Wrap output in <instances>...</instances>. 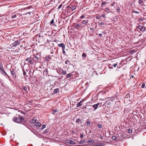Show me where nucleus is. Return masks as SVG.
<instances>
[{"mask_svg": "<svg viewBox=\"0 0 146 146\" xmlns=\"http://www.w3.org/2000/svg\"><path fill=\"white\" fill-rule=\"evenodd\" d=\"M100 139H102L103 138V137H102V136H100Z\"/></svg>", "mask_w": 146, "mask_h": 146, "instance_id": "nucleus-62", "label": "nucleus"}, {"mask_svg": "<svg viewBox=\"0 0 146 146\" xmlns=\"http://www.w3.org/2000/svg\"><path fill=\"white\" fill-rule=\"evenodd\" d=\"M21 113L22 114H23L25 115L26 114V113L24 112V111H21Z\"/></svg>", "mask_w": 146, "mask_h": 146, "instance_id": "nucleus-51", "label": "nucleus"}, {"mask_svg": "<svg viewBox=\"0 0 146 146\" xmlns=\"http://www.w3.org/2000/svg\"><path fill=\"white\" fill-rule=\"evenodd\" d=\"M82 26L80 24H77L75 27V28L77 29H79Z\"/></svg>", "mask_w": 146, "mask_h": 146, "instance_id": "nucleus-15", "label": "nucleus"}, {"mask_svg": "<svg viewBox=\"0 0 146 146\" xmlns=\"http://www.w3.org/2000/svg\"><path fill=\"white\" fill-rule=\"evenodd\" d=\"M98 35L100 37H102V35H103L102 33H100L99 34H98Z\"/></svg>", "mask_w": 146, "mask_h": 146, "instance_id": "nucleus-58", "label": "nucleus"}, {"mask_svg": "<svg viewBox=\"0 0 146 146\" xmlns=\"http://www.w3.org/2000/svg\"><path fill=\"white\" fill-rule=\"evenodd\" d=\"M94 143V141L92 139L89 140L87 141V143L89 145H91V144Z\"/></svg>", "mask_w": 146, "mask_h": 146, "instance_id": "nucleus-10", "label": "nucleus"}, {"mask_svg": "<svg viewBox=\"0 0 146 146\" xmlns=\"http://www.w3.org/2000/svg\"><path fill=\"white\" fill-rule=\"evenodd\" d=\"M48 131H49V129H47L45 130V131L44 132V134L47 133H48Z\"/></svg>", "mask_w": 146, "mask_h": 146, "instance_id": "nucleus-37", "label": "nucleus"}, {"mask_svg": "<svg viewBox=\"0 0 146 146\" xmlns=\"http://www.w3.org/2000/svg\"><path fill=\"white\" fill-rule=\"evenodd\" d=\"M41 125V123L40 122H37L36 124V127L40 126Z\"/></svg>", "mask_w": 146, "mask_h": 146, "instance_id": "nucleus-28", "label": "nucleus"}, {"mask_svg": "<svg viewBox=\"0 0 146 146\" xmlns=\"http://www.w3.org/2000/svg\"><path fill=\"white\" fill-rule=\"evenodd\" d=\"M90 29L93 32H94V31H95V30H94V29L93 28L91 27V28H90Z\"/></svg>", "mask_w": 146, "mask_h": 146, "instance_id": "nucleus-45", "label": "nucleus"}, {"mask_svg": "<svg viewBox=\"0 0 146 146\" xmlns=\"http://www.w3.org/2000/svg\"><path fill=\"white\" fill-rule=\"evenodd\" d=\"M145 84L144 83L143 84L141 87L143 88H144L145 87Z\"/></svg>", "mask_w": 146, "mask_h": 146, "instance_id": "nucleus-50", "label": "nucleus"}, {"mask_svg": "<svg viewBox=\"0 0 146 146\" xmlns=\"http://www.w3.org/2000/svg\"><path fill=\"white\" fill-rule=\"evenodd\" d=\"M29 63L30 64H33V61L32 60H30L29 61Z\"/></svg>", "mask_w": 146, "mask_h": 146, "instance_id": "nucleus-46", "label": "nucleus"}, {"mask_svg": "<svg viewBox=\"0 0 146 146\" xmlns=\"http://www.w3.org/2000/svg\"><path fill=\"white\" fill-rule=\"evenodd\" d=\"M115 2H113L111 4V6H114V4H115Z\"/></svg>", "mask_w": 146, "mask_h": 146, "instance_id": "nucleus-55", "label": "nucleus"}, {"mask_svg": "<svg viewBox=\"0 0 146 146\" xmlns=\"http://www.w3.org/2000/svg\"><path fill=\"white\" fill-rule=\"evenodd\" d=\"M3 69V67L2 63H0V70Z\"/></svg>", "mask_w": 146, "mask_h": 146, "instance_id": "nucleus-29", "label": "nucleus"}, {"mask_svg": "<svg viewBox=\"0 0 146 146\" xmlns=\"http://www.w3.org/2000/svg\"><path fill=\"white\" fill-rule=\"evenodd\" d=\"M98 23L100 25H105L103 23V22H100V21H99Z\"/></svg>", "mask_w": 146, "mask_h": 146, "instance_id": "nucleus-36", "label": "nucleus"}, {"mask_svg": "<svg viewBox=\"0 0 146 146\" xmlns=\"http://www.w3.org/2000/svg\"><path fill=\"white\" fill-rule=\"evenodd\" d=\"M116 138L117 137H116V136L114 135L113 136L111 137L112 139L113 140H115L116 139Z\"/></svg>", "mask_w": 146, "mask_h": 146, "instance_id": "nucleus-34", "label": "nucleus"}, {"mask_svg": "<svg viewBox=\"0 0 146 146\" xmlns=\"http://www.w3.org/2000/svg\"><path fill=\"white\" fill-rule=\"evenodd\" d=\"M83 137V135L82 134H81V135L80 136V137L81 138H82Z\"/></svg>", "mask_w": 146, "mask_h": 146, "instance_id": "nucleus-53", "label": "nucleus"}, {"mask_svg": "<svg viewBox=\"0 0 146 146\" xmlns=\"http://www.w3.org/2000/svg\"><path fill=\"white\" fill-rule=\"evenodd\" d=\"M72 75L71 73H69L67 74L66 76V77L67 78H68L71 76Z\"/></svg>", "mask_w": 146, "mask_h": 146, "instance_id": "nucleus-25", "label": "nucleus"}, {"mask_svg": "<svg viewBox=\"0 0 146 146\" xmlns=\"http://www.w3.org/2000/svg\"><path fill=\"white\" fill-rule=\"evenodd\" d=\"M103 144L102 143H98V145H96V146H103Z\"/></svg>", "mask_w": 146, "mask_h": 146, "instance_id": "nucleus-40", "label": "nucleus"}, {"mask_svg": "<svg viewBox=\"0 0 146 146\" xmlns=\"http://www.w3.org/2000/svg\"><path fill=\"white\" fill-rule=\"evenodd\" d=\"M59 72L60 73H62L64 75H65L66 74V72L64 71L62 69L60 70H59Z\"/></svg>", "mask_w": 146, "mask_h": 146, "instance_id": "nucleus-17", "label": "nucleus"}, {"mask_svg": "<svg viewBox=\"0 0 146 146\" xmlns=\"http://www.w3.org/2000/svg\"><path fill=\"white\" fill-rule=\"evenodd\" d=\"M108 104V101H107L106 102V103L105 104Z\"/></svg>", "mask_w": 146, "mask_h": 146, "instance_id": "nucleus-64", "label": "nucleus"}, {"mask_svg": "<svg viewBox=\"0 0 146 146\" xmlns=\"http://www.w3.org/2000/svg\"><path fill=\"white\" fill-rule=\"evenodd\" d=\"M100 104L99 103H98L97 104H95L92 106L94 108V110H95L96 109L98 108V106H99Z\"/></svg>", "mask_w": 146, "mask_h": 146, "instance_id": "nucleus-7", "label": "nucleus"}, {"mask_svg": "<svg viewBox=\"0 0 146 146\" xmlns=\"http://www.w3.org/2000/svg\"><path fill=\"white\" fill-rule=\"evenodd\" d=\"M82 102V101H81L79 103H78V104H77V107H79L82 105V104H81Z\"/></svg>", "mask_w": 146, "mask_h": 146, "instance_id": "nucleus-21", "label": "nucleus"}, {"mask_svg": "<svg viewBox=\"0 0 146 146\" xmlns=\"http://www.w3.org/2000/svg\"><path fill=\"white\" fill-rule=\"evenodd\" d=\"M132 130L131 129H128L127 130V132L129 133H131L132 132Z\"/></svg>", "mask_w": 146, "mask_h": 146, "instance_id": "nucleus-31", "label": "nucleus"}, {"mask_svg": "<svg viewBox=\"0 0 146 146\" xmlns=\"http://www.w3.org/2000/svg\"><path fill=\"white\" fill-rule=\"evenodd\" d=\"M62 6V4H61V5H60L59 6V7H58V9H60L61 7Z\"/></svg>", "mask_w": 146, "mask_h": 146, "instance_id": "nucleus-52", "label": "nucleus"}, {"mask_svg": "<svg viewBox=\"0 0 146 146\" xmlns=\"http://www.w3.org/2000/svg\"><path fill=\"white\" fill-rule=\"evenodd\" d=\"M105 11L107 13H109L110 12V10L108 8H106L105 9Z\"/></svg>", "mask_w": 146, "mask_h": 146, "instance_id": "nucleus-20", "label": "nucleus"}, {"mask_svg": "<svg viewBox=\"0 0 146 146\" xmlns=\"http://www.w3.org/2000/svg\"><path fill=\"white\" fill-rule=\"evenodd\" d=\"M48 73V72L47 69H45L43 72V74L45 76H47V74Z\"/></svg>", "mask_w": 146, "mask_h": 146, "instance_id": "nucleus-14", "label": "nucleus"}, {"mask_svg": "<svg viewBox=\"0 0 146 146\" xmlns=\"http://www.w3.org/2000/svg\"><path fill=\"white\" fill-rule=\"evenodd\" d=\"M22 88H23V89L25 91V92H27V88L26 86H24L23 87H22Z\"/></svg>", "mask_w": 146, "mask_h": 146, "instance_id": "nucleus-24", "label": "nucleus"}, {"mask_svg": "<svg viewBox=\"0 0 146 146\" xmlns=\"http://www.w3.org/2000/svg\"><path fill=\"white\" fill-rule=\"evenodd\" d=\"M108 3H107L106 2H104L101 3V6L102 7L105 4H107Z\"/></svg>", "mask_w": 146, "mask_h": 146, "instance_id": "nucleus-30", "label": "nucleus"}, {"mask_svg": "<svg viewBox=\"0 0 146 146\" xmlns=\"http://www.w3.org/2000/svg\"><path fill=\"white\" fill-rule=\"evenodd\" d=\"M96 18L97 19H100V17L99 16H97L96 17Z\"/></svg>", "mask_w": 146, "mask_h": 146, "instance_id": "nucleus-56", "label": "nucleus"}, {"mask_svg": "<svg viewBox=\"0 0 146 146\" xmlns=\"http://www.w3.org/2000/svg\"><path fill=\"white\" fill-rule=\"evenodd\" d=\"M85 140H81L78 142V143L79 144H82L84 143L85 142Z\"/></svg>", "mask_w": 146, "mask_h": 146, "instance_id": "nucleus-19", "label": "nucleus"}, {"mask_svg": "<svg viewBox=\"0 0 146 146\" xmlns=\"http://www.w3.org/2000/svg\"><path fill=\"white\" fill-rule=\"evenodd\" d=\"M46 125H43L42 127L41 128V129L42 130L44 128L46 127Z\"/></svg>", "mask_w": 146, "mask_h": 146, "instance_id": "nucleus-35", "label": "nucleus"}, {"mask_svg": "<svg viewBox=\"0 0 146 146\" xmlns=\"http://www.w3.org/2000/svg\"><path fill=\"white\" fill-rule=\"evenodd\" d=\"M88 20H83L82 21L81 23L83 24L86 25L88 23Z\"/></svg>", "mask_w": 146, "mask_h": 146, "instance_id": "nucleus-12", "label": "nucleus"}, {"mask_svg": "<svg viewBox=\"0 0 146 146\" xmlns=\"http://www.w3.org/2000/svg\"><path fill=\"white\" fill-rule=\"evenodd\" d=\"M117 65V62L116 63L112 66V68H113V67H112L113 66L114 67H116Z\"/></svg>", "mask_w": 146, "mask_h": 146, "instance_id": "nucleus-41", "label": "nucleus"}, {"mask_svg": "<svg viewBox=\"0 0 146 146\" xmlns=\"http://www.w3.org/2000/svg\"><path fill=\"white\" fill-rule=\"evenodd\" d=\"M63 50H62V53H63L64 54H65V50H64V49H62Z\"/></svg>", "mask_w": 146, "mask_h": 146, "instance_id": "nucleus-57", "label": "nucleus"}, {"mask_svg": "<svg viewBox=\"0 0 146 146\" xmlns=\"http://www.w3.org/2000/svg\"><path fill=\"white\" fill-rule=\"evenodd\" d=\"M54 23V20L53 19H52V21H51V22H50V25H52V24H53Z\"/></svg>", "mask_w": 146, "mask_h": 146, "instance_id": "nucleus-39", "label": "nucleus"}, {"mask_svg": "<svg viewBox=\"0 0 146 146\" xmlns=\"http://www.w3.org/2000/svg\"><path fill=\"white\" fill-rule=\"evenodd\" d=\"M40 57V56H35L34 59H33V61L36 62H38V60H39Z\"/></svg>", "mask_w": 146, "mask_h": 146, "instance_id": "nucleus-5", "label": "nucleus"}, {"mask_svg": "<svg viewBox=\"0 0 146 146\" xmlns=\"http://www.w3.org/2000/svg\"><path fill=\"white\" fill-rule=\"evenodd\" d=\"M101 16L104 18H106V17L105 15L104 14H102Z\"/></svg>", "mask_w": 146, "mask_h": 146, "instance_id": "nucleus-54", "label": "nucleus"}, {"mask_svg": "<svg viewBox=\"0 0 146 146\" xmlns=\"http://www.w3.org/2000/svg\"><path fill=\"white\" fill-rule=\"evenodd\" d=\"M40 56V55L38 54V53H37L36 54V56Z\"/></svg>", "mask_w": 146, "mask_h": 146, "instance_id": "nucleus-63", "label": "nucleus"}, {"mask_svg": "<svg viewBox=\"0 0 146 146\" xmlns=\"http://www.w3.org/2000/svg\"><path fill=\"white\" fill-rule=\"evenodd\" d=\"M133 12L134 13H139V12H138L137 11H133Z\"/></svg>", "mask_w": 146, "mask_h": 146, "instance_id": "nucleus-47", "label": "nucleus"}, {"mask_svg": "<svg viewBox=\"0 0 146 146\" xmlns=\"http://www.w3.org/2000/svg\"><path fill=\"white\" fill-rule=\"evenodd\" d=\"M50 59V58L48 56L46 57L45 58V59L46 61H49V60Z\"/></svg>", "mask_w": 146, "mask_h": 146, "instance_id": "nucleus-33", "label": "nucleus"}, {"mask_svg": "<svg viewBox=\"0 0 146 146\" xmlns=\"http://www.w3.org/2000/svg\"><path fill=\"white\" fill-rule=\"evenodd\" d=\"M138 2L142 6H143V5L144 3L142 0H139Z\"/></svg>", "mask_w": 146, "mask_h": 146, "instance_id": "nucleus-23", "label": "nucleus"}, {"mask_svg": "<svg viewBox=\"0 0 146 146\" xmlns=\"http://www.w3.org/2000/svg\"><path fill=\"white\" fill-rule=\"evenodd\" d=\"M10 71L11 73V74L13 76V78H16V75L15 74V70L14 69H11Z\"/></svg>", "mask_w": 146, "mask_h": 146, "instance_id": "nucleus-2", "label": "nucleus"}, {"mask_svg": "<svg viewBox=\"0 0 146 146\" xmlns=\"http://www.w3.org/2000/svg\"><path fill=\"white\" fill-rule=\"evenodd\" d=\"M82 56L83 58H84L86 57V53H84L82 54Z\"/></svg>", "mask_w": 146, "mask_h": 146, "instance_id": "nucleus-27", "label": "nucleus"}, {"mask_svg": "<svg viewBox=\"0 0 146 146\" xmlns=\"http://www.w3.org/2000/svg\"><path fill=\"white\" fill-rule=\"evenodd\" d=\"M58 46L62 48V49H64L65 48V46L64 43H62L59 44L58 45Z\"/></svg>", "mask_w": 146, "mask_h": 146, "instance_id": "nucleus-9", "label": "nucleus"}, {"mask_svg": "<svg viewBox=\"0 0 146 146\" xmlns=\"http://www.w3.org/2000/svg\"><path fill=\"white\" fill-rule=\"evenodd\" d=\"M98 127L100 128H101L102 127V125H101L100 124H98Z\"/></svg>", "mask_w": 146, "mask_h": 146, "instance_id": "nucleus-43", "label": "nucleus"}, {"mask_svg": "<svg viewBox=\"0 0 146 146\" xmlns=\"http://www.w3.org/2000/svg\"><path fill=\"white\" fill-rule=\"evenodd\" d=\"M86 123L87 125H90L91 124V121L90 120H89V119H88L86 121Z\"/></svg>", "mask_w": 146, "mask_h": 146, "instance_id": "nucleus-16", "label": "nucleus"}, {"mask_svg": "<svg viewBox=\"0 0 146 146\" xmlns=\"http://www.w3.org/2000/svg\"><path fill=\"white\" fill-rule=\"evenodd\" d=\"M58 110H54L52 111V114L54 115H57V114L56 113V112H58Z\"/></svg>", "mask_w": 146, "mask_h": 146, "instance_id": "nucleus-13", "label": "nucleus"}, {"mask_svg": "<svg viewBox=\"0 0 146 146\" xmlns=\"http://www.w3.org/2000/svg\"><path fill=\"white\" fill-rule=\"evenodd\" d=\"M23 74L24 76H25L26 75V72L25 70H23Z\"/></svg>", "mask_w": 146, "mask_h": 146, "instance_id": "nucleus-49", "label": "nucleus"}, {"mask_svg": "<svg viewBox=\"0 0 146 146\" xmlns=\"http://www.w3.org/2000/svg\"><path fill=\"white\" fill-rule=\"evenodd\" d=\"M59 90V89L58 88H57L54 89V93L56 94L57 93Z\"/></svg>", "mask_w": 146, "mask_h": 146, "instance_id": "nucleus-26", "label": "nucleus"}, {"mask_svg": "<svg viewBox=\"0 0 146 146\" xmlns=\"http://www.w3.org/2000/svg\"><path fill=\"white\" fill-rule=\"evenodd\" d=\"M137 28L142 32H143L146 30V28L145 27H142L140 25H139Z\"/></svg>", "mask_w": 146, "mask_h": 146, "instance_id": "nucleus-3", "label": "nucleus"}, {"mask_svg": "<svg viewBox=\"0 0 146 146\" xmlns=\"http://www.w3.org/2000/svg\"><path fill=\"white\" fill-rule=\"evenodd\" d=\"M116 10L118 12H120V9L119 7L117 8L116 9Z\"/></svg>", "mask_w": 146, "mask_h": 146, "instance_id": "nucleus-44", "label": "nucleus"}, {"mask_svg": "<svg viewBox=\"0 0 146 146\" xmlns=\"http://www.w3.org/2000/svg\"><path fill=\"white\" fill-rule=\"evenodd\" d=\"M139 20L140 21H143V19L142 18H140L139 19Z\"/></svg>", "mask_w": 146, "mask_h": 146, "instance_id": "nucleus-60", "label": "nucleus"}, {"mask_svg": "<svg viewBox=\"0 0 146 146\" xmlns=\"http://www.w3.org/2000/svg\"><path fill=\"white\" fill-rule=\"evenodd\" d=\"M0 72L2 75L4 76H6L7 75V74L6 72L4 71L3 69L0 70Z\"/></svg>", "mask_w": 146, "mask_h": 146, "instance_id": "nucleus-6", "label": "nucleus"}, {"mask_svg": "<svg viewBox=\"0 0 146 146\" xmlns=\"http://www.w3.org/2000/svg\"><path fill=\"white\" fill-rule=\"evenodd\" d=\"M30 122L33 123H35L36 122V121L34 119H33L30 121Z\"/></svg>", "mask_w": 146, "mask_h": 146, "instance_id": "nucleus-22", "label": "nucleus"}, {"mask_svg": "<svg viewBox=\"0 0 146 146\" xmlns=\"http://www.w3.org/2000/svg\"><path fill=\"white\" fill-rule=\"evenodd\" d=\"M13 120L16 123H20L24 120V119L23 117L20 116L19 118L16 117H14L13 119Z\"/></svg>", "mask_w": 146, "mask_h": 146, "instance_id": "nucleus-1", "label": "nucleus"}, {"mask_svg": "<svg viewBox=\"0 0 146 146\" xmlns=\"http://www.w3.org/2000/svg\"><path fill=\"white\" fill-rule=\"evenodd\" d=\"M85 17V16L84 15H82L80 18V19H84Z\"/></svg>", "mask_w": 146, "mask_h": 146, "instance_id": "nucleus-38", "label": "nucleus"}, {"mask_svg": "<svg viewBox=\"0 0 146 146\" xmlns=\"http://www.w3.org/2000/svg\"><path fill=\"white\" fill-rule=\"evenodd\" d=\"M6 76H7V77H8V78H9V79H10V76H9L8 75H7Z\"/></svg>", "mask_w": 146, "mask_h": 146, "instance_id": "nucleus-61", "label": "nucleus"}, {"mask_svg": "<svg viewBox=\"0 0 146 146\" xmlns=\"http://www.w3.org/2000/svg\"><path fill=\"white\" fill-rule=\"evenodd\" d=\"M21 44V42L18 40L15 41L13 43V45L15 47H16L17 45H19Z\"/></svg>", "mask_w": 146, "mask_h": 146, "instance_id": "nucleus-4", "label": "nucleus"}, {"mask_svg": "<svg viewBox=\"0 0 146 146\" xmlns=\"http://www.w3.org/2000/svg\"><path fill=\"white\" fill-rule=\"evenodd\" d=\"M31 60L30 58H27L26 59V60L27 61H29Z\"/></svg>", "mask_w": 146, "mask_h": 146, "instance_id": "nucleus-48", "label": "nucleus"}, {"mask_svg": "<svg viewBox=\"0 0 146 146\" xmlns=\"http://www.w3.org/2000/svg\"><path fill=\"white\" fill-rule=\"evenodd\" d=\"M17 15L16 14L13 13L11 15V18L12 19L16 17Z\"/></svg>", "mask_w": 146, "mask_h": 146, "instance_id": "nucleus-18", "label": "nucleus"}, {"mask_svg": "<svg viewBox=\"0 0 146 146\" xmlns=\"http://www.w3.org/2000/svg\"><path fill=\"white\" fill-rule=\"evenodd\" d=\"M76 122L78 124H79L80 122L81 123H82V120L80 118L77 119L76 121Z\"/></svg>", "mask_w": 146, "mask_h": 146, "instance_id": "nucleus-11", "label": "nucleus"}, {"mask_svg": "<svg viewBox=\"0 0 146 146\" xmlns=\"http://www.w3.org/2000/svg\"><path fill=\"white\" fill-rule=\"evenodd\" d=\"M70 62V61L68 60H67L65 61V64H68Z\"/></svg>", "mask_w": 146, "mask_h": 146, "instance_id": "nucleus-42", "label": "nucleus"}, {"mask_svg": "<svg viewBox=\"0 0 146 146\" xmlns=\"http://www.w3.org/2000/svg\"><path fill=\"white\" fill-rule=\"evenodd\" d=\"M71 9L72 11H73L74 10L76 9V7L75 6H73L72 7Z\"/></svg>", "mask_w": 146, "mask_h": 146, "instance_id": "nucleus-32", "label": "nucleus"}, {"mask_svg": "<svg viewBox=\"0 0 146 146\" xmlns=\"http://www.w3.org/2000/svg\"><path fill=\"white\" fill-rule=\"evenodd\" d=\"M68 142H66L67 143L71 145H74L76 143L72 140H69Z\"/></svg>", "mask_w": 146, "mask_h": 146, "instance_id": "nucleus-8", "label": "nucleus"}, {"mask_svg": "<svg viewBox=\"0 0 146 146\" xmlns=\"http://www.w3.org/2000/svg\"><path fill=\"white\" fill-rule=\"evenodd\" d=\"M76 146H88L87 145H77Z\"/></svg>", "mask_w": 146, "mask_h": 146, "instance_id": "nucleus-59", "label": "nucleus"}]
</instances>
